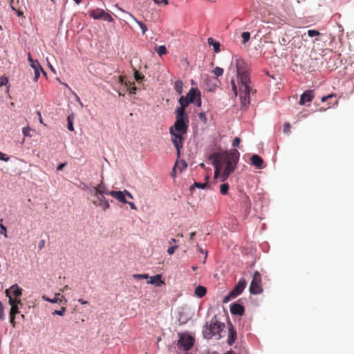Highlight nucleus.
<instances>
[{"label":"nucleus","instance_id":"1","mask_svg":"<svg viewBox=\"0 0 354 354\" xmlns=\"http://www.w3.org/2000/svg\"><path fill=\"white\" fill-rule=\"evenodd\" d=\"M237 83L241 106L246 108L250 103V93H255L251 86L249 70L246 63L241 58L236 59Z\"/></svg>","mask_w":354,"mask_h":354},{"label":"nucleus","instance_id":"2","mask_svg":"<svg viewBox=\"0 0 354 354\" xmlns=\"http://www.w3.org/2000/svg\"><path fill=\"white\" fill-rule=\"evenodd\" d=\"M212 154H219L222 156L221 160L219 161V165L222 167L224 163L225 167L221 175V180L225 181L230 174H232L236 169L238 160L239 159L240 153L237 149H233L230 153H213Z\"/></svg>","mask_w":354,"mask_h":354},{"label":"nucleus","instance_id":"3","mask_svg":"<svg viewBox=\"0 0 354 354\" xmlns=\"http://www.w3.org/2000/svg\"><path fill=\"white\" fill-rule=\"evenodd\" d=\"M225 328V324L218 321L216 316L212 317L209 324H207L203 328V335L205 338L210 339L214 335L221 337V333Z\"/></svg>","mask_w":354,"mask_h":354},{"label":"nucleus","instance_id":"4","mask_svg":"<svg viewBox=\"0 0 354 354\" xmlns=\"http://www.w3.org/2000/svg\"><path fill=\"white\" fill-rule=\"evenodd\" d=\"M189 117L187 114L176 113V121L173 129L180 133H186L188 129Z\"/></svg>","mask_w":354,"mask_h":354},{"label":"nucleus","instance_id":"5","mask_svg":"<svg viewBox=\"0 0 354 354\" xmlns=\"http://www.w3.org/2000/svg\"><path fill=\"white\" fill-rule=\"evenodd\" d=\"M247 286L245 279L241 278L235 287L223 299V303H228L232 299L241 295Z\"/></svg>","mask_w":354,"mask_h":354},{"label":"nucleus","instance_id":"6","mask_svg":"<svg viewBox=\"0 0 354 354\" xmlns=\"http://www.w3.org/2000/svg\"><path fill=\"white\" fill-rule=\"evenodd\" d=\"M178 336V346L180 348L187 351L193 347L195 339L192 335L187 333H179Z\"/></svg>","mask_w":354,"mask_h":354},{"label":"nucleus","instance_id":"7","mask_svg":"<svg viewBox=\"0 0 354 354\" xmlns=\"http://www.w3.org/2000/svg\"><path fill=\"white\" fill-rule=\"evenodd\" d=\"M250 292L253 295L261 294L263 292L261 275L258 271H255L252 275V280L250 286Z\"/></svg>","mask_w":354,"mask_h":354},{"label":"nucleus","instance_id":"8","mask_svg":"<svg viewBox=\"0 0 354 354\" xmlns=\"http://www.w3.org/2000/svg\"><path fill=\"white\" fill-rule=\"evenodd\" d=\"M89 16L95 19H101L109 22L113 21V19L110 14L100 8L91 10L89 12Z\"/></svg>","mask_w":354,"mask_h":354},{"label":"nucleus","instance_id":"9","mask_svg":"<svg viewBox=\"0 0 354 354\" xmlns=\"http://www.w3.org/2000/svg\"><path fill=\"white\" fill-rule=\"evenodd\" d=\"M93 195V199L92 200V203L95 207H99L103 211H106L110 208V204L108 200L104 197V195L97 194L92 193Z\"/></svg>","mask_w":354,"mask_h":354},{"label":"nucleus","instance_id":"10","mask_svg":"<svg viewBox=\"0 0 354 354\" xmlns=\"http://www.w3.org/2000/svg\"><path fill=\"white\" fill-rule=\"evenodd\" d=\"M169 133H171V137H172L171 141H172L174 145L175 146V148L177 150L178 156H180V150L183 147V133H180L178 132L176 133L174 131L173 127H170Z\"/></svg>","mask_w":354,"mask_h":354},{"label":"nucleus","instance_id":"11","mask_svg":"<svg viewBox=\"0 0 354 354\" xmlns=\"http://www.w3.org/2000/svg\"><path fill=\"white\" fill-rule=\"evenodd\" d=\"M185 97L190 103H195L198 106L201 105V92L197 88H192Z\"/></svg>","mask_w":354,"mask_h":354},{"label":"nucleus","instance_id":"12","mask_svg":"<svg viewBox=\"0 0 354 354\" xmlns=\"http://www.w3.org/2000/svg\"><path fill=\"white\" fill-rule=\"evenodd\" d=\"M212 160V164L215 168L214 178H217L220 176L221 171V167L219 165V161L221 160L222 156L219 154H212L209 158Z\"/></svg>","mask_w":354,"mask_h":354},{"label":"nucleus","instance_id":"13","mask_svg":"<svg viewBox=\"0 0 354 354\" xmlns=\"http://www.w3.org/2000/svg\"><path fill=\"white\" fill-rule=\"evenodd\" d=\"M5 292L7 297L12 296L19 298L22 295V289L20 288L17 284H14L8 289H6Z\"/></svg>","mask_w":354,"mask_h":354},{"label":"nucleus","instance_id":"14","mask_svg":"<svg viewBox=\"0 0 354 354\" xmlns=\"http://www.w3.org/2000/svg\"><path fill=\"white\" fill-rule=\"evenodd\" d=\"M321 101L322 102H328V106L324 108V110L338 104V100L336 99V95L335 94H329L326 96H324L322 97Z\"/></svg>","mask_w":354,"mask_h":354},{"label":"nucleus","instance_id":"15","mask_svg":"<svg viewBox=\"0 0 354 354\" xmlns=\"http://www.w3.org/2000/svg\"><path fill=\"white\" fill-rule=\"evenodd\" d=\"M178 103L180 104V106L177 107L176 109L175 113H179L180 114H187L185 112V109L190 102L185 96L182 95L178 100Z\"/></svg>","mask_w":354,"mask_h":354},{"label":"nucleus","instance_id":"16","mask_svg":"<svg viewBox=\"0 0 354 354\" xmlns=\"http://www.w3.org/2000/svg\"><path fill=\"white\" fill-rule=\"evenodd\" d=\"M244 312L245 308L242 305L237 303H233L232 304H231L230 313L232 315L242 316L243 315Z\"/></svg>","mask_w":354,"mask_h":354},{"label":"nucleus","instance_id":"17","mask_svg":"<svg viewBox=\"0 0 354 354\" xmlns=\"http://www.w3.org/2000/svg\"><path fill=\"white\" fill-rule=\"evenodd\" d=\"M111 191H109L106 186L101 182L99 185L94 187L92 190H91V193L97 194H102V195H109Z\"/></svg>","mask_w":354,"mask_h":354},{"label":"nucleus","instance_id":"18","mask_svg":"<svg viewBox=\"0 0 354 354\" xmlns=\"http://www.w3.org/2000/svg\"><path fill=\"white\" fill-rule=\"evenodd\" d=\"M314 97L313 91L311 90L306 91L300 97V104H305L306 102H310Z\"/></svg>","mask_w":354,"mask_h":354},{"label":"nucleus","instance_id":"19","mask_svg":"<svg viewBox=\"0 0 354 354\" xmlns=\"http://www.w3.org/2000/svg\"><path fill=\"white\" fill-rule=\"evenodd\" d=\"M110 196L117 199L120 203H122L124 204L127 203V201L126 200L124 191H111L110 193H109Z\"/></svg>","mask_w":354,"mask_h":354},{"label":"nucleus","instance_id":"20","mask_svg":"<svg viewBox=\"0 0 354 354\" xmlns=\"http://www.w3.org/2000/svg\"><path fill=\"white\" fill-rule=\"evenodd\" d=\"M250 160L251 163L257 168L261 169L263 167V160L259 156L256 154L252 156Z\"/></svg>","mask_w":354,"mask_h":354},{"label":"nucleus","instance_id":"21","mask_svg":"<svg viewBox=\"0 0 354 354\" xmlns=\"http://www.w3.org/2000/svg\"><path fill=\"white\" fill-rule=\"evenodd\" d=\"M236 339V331L231 324L229 328V335L227 339V343L229 345H232Z\"/></svg>","mask_w":354,"mask_h":354},{"label":"nucleus","instance_id":"22","mask_svg":"<svg viewBox=\"0 0 354 354\" xmlns=\"http://www.w3.org/2000/svg\"><path fill=\"white\" fill-rule=\"evenodd\" d=\"M147 283L156 285V286H160L163 283V281L161 279V275L156 274L155 276L151 277L150 280Z\"/></svg>","mask_w":354,"mask_h":354},{"label":"nucleus","instance_id":"23","mask_svg":"<svg viewBox=\"0 0 354 354\" xmlns=\"http://www.w3.org/2000/svg\"><path fill=\"white\" fill-rule=\"evenodd\" d=\"M60 293H56L55 295V297L53 299H50L46 295H43L41 297L42 299L46 301H48L50 303L54 304V303H62V299L59 298Z\"/></svg>","mask_w":354,"mask_h":354},{"label":"nucleus","instance_id":"24","mask_svg":"<svg viewBox=\"0 0 354 354\" xmlns=\"http://www.w3.org/2000/svg\"><path fill=\"white\" fill-rule=\"evenodd\" d=\"M207 293V289L205 287L202 286H198L196 288L194 294L199 298L204 297Z\"/></svg>","mask_w":354,"mask_h":354},{"label":"nucleus","instance_id":"25","mask_svg":"<svg viewBox=\"0 0 354 354\" xmlns=\"http://www.w3.org/2000/svg\"><path fill=\"white\" fill-rule=\"evenodd\" d=\"M207 43L209 45H212L213 46L215 53L220 52V43L218 41H216L213 38L209 37L207 39Z\"/></svg>","mask_w":354,"mask_h":354},{"label":"nucleus","instance_id":"26","mask_svg":"<svg viewBox=\"0 0 354 354\" xmlns=\"http://www.w3.org/2000/svg\"><path fill=\"white\" fill-rule=\"evenodd\" d=\"M28 60L29 62L30 66L33 69L37 68V67L39 68V69H41V66L39 62L37 60H34L30 53H28Z\"/></svg>","mask_w":354,"mask_h":354},{"label":"nucleus","instance_id":"27","mask_svg":"<svg viewBox=\"0 0 354 354\" xmlns=\"http://www.w3.org/2000/svg\"><path fill=\"white\" fill-rule=\"evenodd\" d=\"M183 82L180 80H178L174 82V89L178 95L183 93Z\"/></svg>","mask_w":354,"mask_h":354},{"label":"nucleus","instance_id":"28","mask_svg":"<svg viewBox=\"0 0 354 354\" xmlns=\"http://www.w3.org/2000/svg\"><path fill=\"white\" fill-rule=\"evenodd\" d=\"M74 119H75V115L73 113H71L67 118V121H68L67 129L71 131H73L74 130V128H73Z\"/></svg>","mask_w":354,"mask_h":354},{"label":"nucleus","instance_id":"29","mask_svg":"<svg viewBox=\"0 0 354 354\" xmlns=\"http://www.w3.org/2000/svg\"><path fill=\"white\" fill-rule=\"evenodd\" d=\"M9 298L8 303L9 304L12 306V305H21V299L17 297H13L12 296L8 297Z\"/></svg>","mask_w":354,"mask_h":354},{"label":"nucleus","instance_id":"30","mask_svg":"<svg viewBox=\"0 0 354 354\" xmlns=\"http://www.w3.org/2000/svg\"><path fill=\"white\" fill-rule=\"evenodd\" d=\"M156 51L160 56H162L167 53V50L165 46H160L157 47Z\"/></svg>","mask_w":354,"mask_h":354},{"label":"nucleus","instance_id":"31","mask_svg":"<svg viewBox=\"0 0 354 354\" xmlns=\"http://www.w3.org/2000/svg\"><path fill=\"white\" fill-rule=\"evenodd\" d=\"M134 77L137 82L140 83L141 82L143 79L145 78L144 75H142L141 73H140L138 71H135L134 72Z\"/></svg>","mask_w":354,"mask_h":354},{"label":"nucleus","instance_id":"32","mask_svg":"<svg viewBox=\"0 0 354 354\" xmlns=\"http://www.w3.org/2000/svg\"><path fill=\"white\" fill-rule=\"evenodd\" d=\"M228 189H229V185L227 183H223L220 187V192L222 195L227 194Z\"/></svg>","mask_w":354,"mask_h":354},{"label":"nucleus","instance_id":"33","mask_svg":"<svg viewBox=\"0 0 354 354\" xmlns=\"http://www.w3.org/2000/svg\"><path fill=\"white\" fill-rule=\"evenodd\" d=\"M42 72L44 75H46V73L45 71L43 70V68H41V69H39V68L37 67V68H35L34 69V73H35V76H34V81L35 82H37L40 76V72Z\"/></svg>","mask_w":354,"mask_h":354},{"label":"nucleus","instance_id":"34","mask_svg":"<svg viewBox=\"0 0 354 354\" xmlns=\"http://www.w3.org/2000/svg\"><path fill=\"white\" fill-rule=\"evenodd\" d=\"M243 43L245 44L250 39V33L249 32H243L241 35Z\"/></svg>","mask_w":354,"mask_h":354},{"label":"nucleus","instance_id":"35","mask_svg":"<svg viewBox=\"0 0 354 354\" xmlns=\"http://www.w3.org/2000/svg\"><path fill=\"white\" fill-rule=\"evenodd\" d=\"M19 313L18 305H12L10 311V315H16Z\"/></svg>","mask_w":354,"mask_h":354},{"label":"nucleus","instance_id":"36","mask_svg":"<svg viewBox=\"0 0 354 354\" xmlns=\"http://www.w3.org/2000/svg\"><path fill=\"white\" fill-rule=\"evenodd\" d=\"M2 221L3 219H0V233L3 234L5 237H8L6 227L3 225H2Z\"/></svg>","mask_w":354,"mask_h":354},{"label":"nucleus","instance_id":"37","mask_svg":"<svg viewBox=\"0 0 354 354\" xmlns=\"http://www.w3.org/2000/svg\"><path fill=\"white\" fill-rule=\"evenodd\" d=\"M66 310V308L64 306H62L60 310H55L53 314V315H58L59 316H63Z\"/></svg>","mask_w":354,"mask_h":354},{"label":"nucleus","instance_id":"38","mask_svg":"<svg viewBox=\"0 0 354 354\" xmlns=\"http://www.w3.org/2000/svg\"><path fill=\"white\" fill-rule=\"evenodd\" d=\"M213 72L216 76H221L223 74V69L217 66L214 69Z\"/></svg>","mask_w":354,"mask_h":354},{"label":"nucleus","instance_id":"39","mask_svg":"<svg viewBox=\"0 0 354 354\" xmlns=\"http://www.w3.org/2000/svg\"><path fill=\"white\" fill-rule=\"evenodd\" d=\"M133 277L136 279H148L149 275L147 274H135Z\"/></svg>","mask_w":354,"mask_h":354},{"label":"nucleus","instance_id":"40","mask_svg":"<svg viewBox=\"0 0 354 354\" xmlns=\"http://www.w3.org/2000/svg\"><path fill=\"white\" fill-rule=\"evenodd\" d=\"M136 23L139 25V26L140 27L141 30H142V34L145 35L146 33V32L147 31V27L145 24H144L141 21H139L138 20H136Z\"/></svg>","mask_w":354,"mask_h":354},{"label":"nucleus","instance_id":"41","mask_svg":"<svg viewBox=\"0 0 354 354\" xmlns=\"http://www.w3.org/2000/svg\"><path fill=\"white\" fill-rule=\"evenodd\" d=\"M319 35H320V32L318 30H308V35L310 37L318 36Z\"/></svg>","mask_w":354,"mask_h":354},{"label":"nucleus","instance_id":"42","mask_svg":"<svg viewBox=\"0 0 354 354\" xmlns=\"http://www.w3.org/2000/svg\"><path fill=\"white\" fill-rule=\"evenodd\" d=\"M5 313L3 304L0 301V320L3 321L5 319Z\"/></svg>","mask_w":354,"mask_h":354},{"label":"nucleus","instance_id":"43","mask_svg":"<svg viewBox=\"0 0 354 354\" xmlns=\"http://www.w3.org/2000/svg\"><path fill=\"white\" fill-rule=\"evenodd\" d=\"M207 185V183H194V185H193V186L192 187V189H193V188H194V187L204 189L205 187H206Z\"/></svg>","mask_w":354,"mask_h":354},{"label":"nucleus","instance_id":"44","mask_svg":"<svg viewBox=\"0 0 354 354\" xmlns=\"http://www.w3.org/2000/svg\"><path fill=\"white\" fill-rule=\"evenodd\" d=\"M153 1L158 6H162V5L167 6V5L169 4V1L168 0H153Z\"/></svg>","mask_w":354,"mask_h":354},{"label":"nucleus","instance_id":"45","mask_svg":"<svg viewBox=\"0 0 354 354\" xmlns=\"http://www.w3.org/2000/svg\"><path fill=\"white\" fill-rule=\"evenodd\" d=\"M8 82V80L6 76L0 77V86L6 85Z\"/></svg>","mask_w":354,"mask_h":354},{"label":"nucleus","instance_id":"46","mask_svg":"<svg viewBox=\"0 0 354 354\" xmlns=\"http://www.w3.org/2000/svg\"><path fill=\"white\" fill-rule=\"evenodd\" d=\"M290 127H291V126H290V123L286 122L283 127V133H289L290 131Z\"/></svg>","mask_w":354,"mask_h":354},{"label":"nucleus","instance_id":"47","mask_svg":"<svg viewBox=\"0 0 354 354\" xmlns=\"http://www.w3.org/2000/svg\"><path fill=\"white\" fill-rule=\"evenodd\" d=\"M178 248V245H174L168 248L167 253L169 255H171L174 253L175 250Z\"/></svg>","mask_w":354,"mask_h":354},{"label":"nucleus","instance_id":"48","mask_svg":"<svg viewBox=\"0 0 354 354\" xmlns=\"http://www.w3.org/2000/svg\"><path fill=\"white\" fill-rule=\"evenodd\" d=\"M0 160H3L5 162H8L10 160V158L7 156L5 153H3L0 151Z\"/></svg>","mask_w":354,"mask_h":354},{"label":"nucleus","instance_id":"49","mask_svg":"<svg viewBox=\"0 0 354 354\" xmlns=\"http://www.w3.org/2000/svg\"><path fill=\"white\" fill-rule=\"evenodd\" d=\"M240 142H241V139L239 137H236L233 140L232 145L234 147H239Z\"/></svg>","mask_w":354,"mask_h":354},{"label":"nucleus","instance_id":"50","mask_svg":"<svg viewBox=\"0 0 354 354\" xmlns=\"http://www.w3.org/2000/svg\"><path fill=\"white\" fill-rule=\"evenodd\" d=\"M231 84H232V90H233L234 94L236 95L238 94V90H237V86L234 82V80H232L231 82Z\"/></svg>","mask_w":354,"mask_h":354},{"label":"nucleus","instance_id":"51","mask_svg":"<svg viewBox=\"0 0 354 354\" xmlns=\"http://www.w3.org/2000/svg\"><path fill=\"white\" fill-rule=\"evenodd\" d=\"M198 117L202 121H203L204 122H206L207 118H206V115H205V113H203V112L199 113Z\"/></svg>","mask_w":354,"mask_h":354},{"label":"nucleus","instance_id":"52","mask_svg":"<svg viewBox=\"0 0 354 354\" xmlns=\"http://www.w3.org/2000/svg\"><path fill=\"white\" fill-rule=\"evenodd\" d=\"M118 82L120 84H124L126 86H128V83L127 82H124V77L120 75L118 77Z\"/></svg>","mask_w":354,"mask_h":354},{"label":"nucleus","instance_id":"53","mask_svg":"<svg viewBox=\"0 0 354 354\" xmlns=\"http://www.w3.org/2000/svg\"><path fill=\"white\" fill-rule=\"evenodd\" d=\"M10 323L12 325L13 327L15 326V315H10Z\"/></svg>","mask_w":354,"mask_h":354},{"label":"nucleus","instance_id":"54","mask_svg":"<svg viewBox=\"0 0 354 354\" xmlns=\"http://www.w3.org/2000/svg\"><path fill=\"white\" fill-rule=\"evenodd\" d=\"M44 245H45V241L41 240L39 243L38 247L39 249H41L44 247Z\"/></svg>","mask_w":354,"mask_h":354},{"label":"nucleus","instance_id":"55","mask_svg":"<svg viewBox=\"0 0 354 354\" xmlns=\"http://www.w3.org/2000/svg\"><path fill=\"white\" fill-rule=\"evenodd\" d=\"M127 203L130 206L131 209H135V210L137 209V207L136 206V205L133 203H132V202H127Z\"/></svg>","mask_w":354,"mask_h":354},{"label":"nucleus","instance_id":"56","mask_svg":"<svg viewBox=\"0 0 354 354\" xmlns=\"http://www.w3.org/2000/svg\"><path fill=\"white\" fill-rule=\"evenodd\" d=\"M66 162L59 164V165H58V167H57V169L58 171L62 170V169L66 166Z\"/></svg>","mask_w":354,"mask_h":354},{"label":"nucleus","instance_id":"57","mask_svg":"<svg viewBox=\"0 0 354 354\" xmlns=\"http://www.w3.org/2000/svg\"><path fill=\"white\" fill-rule=\"evenodd\" d=\"M59 298L62 299V303L61 304H66L67 303V299L65 298L64 296L60 295Z\"/></svg>","mask_w":354,"mask_h":354},{"label":"nucleus","instance_id":"58","mask_svg":"<svg viewBox=\"0 0 354 354\" xmlns=\"http://www.w3.org/2000/svg\"><path fill=\"white\" fill-rule=\"evenodd\" d=\"M124 194H125V196H127L131 199L133 198L132 194L129 192L124 190Z\"/></svg>","mask_w":354,"mask_h":354},{"label":"nucleus","instance_id":"59","mask_svg":"<svg viewBox=\"0 0 354 354\" xmlns=\"http://www.w3.org/2000/svg\"><path fill=\"white\" fill-rule=\"evenodd\" d=\"M136 90H137V88L136 86H133L132 88H131L129 89V93H131V94H135Z\"/></svg>","mask_w":354,"mask_h":354},{"label":"nucleus","instance_id":"60","mask_svg":"<svg viewBox=\"0 0 354 354\" xmlns=\"http://www.w3.org/2000/svg\"><path fill=\"white\" fill-rule=\"evenodd\" d=\"M78 302H80L82 305L86 304L88 303L87 301H85L82 299H78Z\"/></svg>","mask_w":354,"mask_h":354},{"label":"nucleus","instance_id":"61","mask_svg":"<svg viewBox=\"0 0 354 354\" xmlns=\"http://www.w3.org/2000/svg\"><path fill=\"white\" fill-rule=\"evenodd\" d=\"M195 235H196V232H191L190 234H189V239L191 240H192Z\"/></svg>","mask_w":354,"mask_h":354},{"label":"nucleus","instance_id":"62","mask_svg":"<svg viewBox=\"0 0 354 354\" xmlns=\"http://www.w3.org/2000/svg\"><path fill=\"white\" fill-rule=\"evenodd\" d=\"M37 115L39 116V119L40 122L42 123V118H41V113L39 111H37Z\"/></svg>","mask_w":354,"mask_h":354},{"label":"nucleus","instance_id":"63","mask_svg":"<svg viewBox=\"0 0 354 354\" xmlns=\"http://www.w3.org/2000/svg\"><path fill=\"white\" fill-rule=\"evenodd\" d=\"M13 1H14L13 0H10L11 8H12V10L17 11L16 8L12 6Z\"/></svg>","mask_w":354,"mask_h":354},{"label":"nucleus","instance_id":"64","mask_svg":"<svg viewBox=\"0 0 354 354\" xmlns=\"http://www.w3.org/2000/svg\"><path fill=\"white\" fill-rule=\"evenodd\" d=\"M48 66H49V68H50V70H51L53 73H55V69L53 68V67L50 64H48Z\"/></svg>","mask_w":354,"mask_h":354}]
</instances>
